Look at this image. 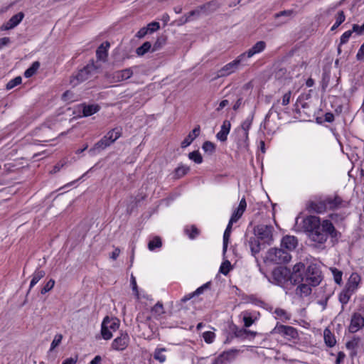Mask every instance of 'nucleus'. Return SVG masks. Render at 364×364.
<instances>
[{"label":"nucleus","instance_id":"obj_12","mask_svg":"<svg viewBox=\"0 0 364 364\" xmlns=\"http://www.w3.org/2000/svg\"><path fill=\"white\" fill-rule=\"evenodd\" d=\"M364 326V318L360 314L355 313L352 316L348 330L350 333H355Z\"/></svg>","mask_w":364,"mask_h":364},{"label":"nucleus","instance_id":"obj_9","mask_svg":"<svg viewBox=\"0 0 364 364\" xmlns=\"http://www.w3.org/2000/svg\"><path fill=\"white\" fill-rule=\"evenodd\" d=\"M90 67H85L73 75L70 78V84L73 86H77L80 83L88 80L90 75Z\"/></svg>","mask_w":364,"mask_h":364},{"label":"nucleus","instance_id":"obj_59","mask_svg":"<svg viewBox=\"0 0 364 364\" xmlns=\"http://www.w3.org/2000/svg\"><path fill=\"white\" fill-rule=\"evenodd\" d=\"M291 91H289L287 92V93H285L282 97V105H287L289 102H290V98H291Z\"/></svg>","mask_w":364,"mask_h":364},{"label":"nucleus","instance_id":"obj_16","mask_svg":"<svg viewBox=\"0 0 364 364\" xmlns=\"http://www.w3.org/2000/svg\"><path fill=\"white\" fill-rule=\"evenodd\" d=\"M327 209L326 200L321 201H311L307 205V210L311 213H322Z\"/></svg>","mask_w":364,"mask_h":364},{"label":"nucleus","instance_id":"obj_44","mask_svg":"<svg viewBox=\"0 0 364 364\" xmlns=\"http://www.w3.org/2000/svg\"><path fill=\"white\" fill-rule=\"evenodd\" d=\"M22 82V78L20 76L16 77L15 78L11 80L6 85V89L11 90L14 87L20 85Z\"/></svg>","mask_w":364,"mask_h":364},{"label":"nucleus","instance_id":"obj_4","mask_svg":"<svg viewBox=\"0 0 364 364\" xmlns=\"http://www.w3.org/2000/svg\"><path fill=\"white\" fill-rule=\"evenodd\" d=\"M267 258L276 264H282L289 262L291 256L283 248H271L267 252Z\"/></svg>","mask_w":364,"mask_h":364},{"label":"nucleus","instance_id":"obj_36","mask_svg":"<svg viewBox=\"0 0 364 364\" xmlns=\"http://www.w3.org/2000/svg\"><path fill=\"white\" fill-rule=\"evenodd\" d=\"M150 50H151V44L150 42L146 41L140 47L136 48V53L138 55L141 56Z\"/></svg>","mask_w":364,"mask_h":364},{"label":"nucleus","instance_id":"obj_13","mask_svg":"<svg viewBox=\"0 0 364 364\" xmlns=\"http://www.w3.org/2000/svg\"><path fill=\"white\" fill-rule=\"evenodd\" d=\"M129 336L126 333H122L119 336L117 337L112 343V347L116 350H123L128 346Z\"/></svg>","mask_w":364,"mask_h":364},{"label":"nucleus","instance_id":"obj_21","mask_svg":"<svg viewBox=\"0 0 364 364\" xmlns=\"http://www.w3.org/2000/svg\"><path fill=\"white\" fill-rule=\"evenodd\" d=\"M231 124L228 120H225L221 126L220 131L216 134V138L220 141H225L230 132Z\"/></svg>","mask_w":364,"mask_h":364},{"label":"nucleus","instance_id":"obj_45","mask_svg":"<svg viewBox=\"0 0 364 364\" xmlns=\"http://www.w3.org/2000/svg\"><path fill=\"white\" fill-rule=\"evenodd\" d=\"M245 210H241L240 208H237V210L234 211L232 213L231 218H230V223H236L242 215Z\"/></svg>","mask_w":364,"mask_h":364},{"label":"nucleus","instance_id":"obj_40","mask_svg":"<svg viewBox=\"0 0 364 364\" xmlns=\"http://www.w3.org/2000/svg\"><path fill=\"white\" fill-rule=\"evenodd\" d=\"M185 231L191 239H194L199 235V230L194 225L186 228Z\"/></svg>","mask_w":364,"mask_h":364},{"label":"nucleus","instance_id":"obj_50","mask_svg":"<svg viewBox=\"0 0 364 364\" xmlns=\"http://www.w3.org/2000/svg\"><path fill=\"white\" fill-rule=\"evenodd\" d=\"M63 339V336L61 334H57L55 336L54 339L53 340L50 350H54L59 344L61 343Z\"/></svg>","mask_w":364,"mask_h":364},{"label":"nucleus","instance_id":"obj_1","mask_svg":"<svg viewBox=\"0 0 364 364\" xmlns=\"http://www.w3.org/2000/svg\"><path fill=\"white\" fill-rule=\"evenodd\" d=\"M303 228L309 232L310 240L318 245H323L331 236H336V230L328 220L321 221L318 217L310 215L303 220Z\"/></svg>","mask_w":364,"mask_h":364},{"label":"nucleus","instance_id":"obj_7","mask_svg":"<svg viewBox=\"0 0 364 364\" xmlns=\"http://www.w3.org/2000/svg\"><path fill=\"white\" fill-rule=\"evenodd\" d=\"M133 75V70L132 68H126L121 70L115 71L112 73H107V78L110 82H119L125 80L129 79Z\"/></svg>","mask_w":364,"mask_h":364},{"label":"nucleus","instance_id":"obj_8","mask_svg":"<svg viewBox=\"0 0 364 364\" xmlns=\"http://www.w3.org/2000/svg\"><path fill=\"white\" fill-rule=\"evenodd\" d=\"M306 281L311 286H316L321 282V271L315 265L309 266L306 271Z\"/></svg>","mask_w":364,"mask_h":364},{"label":"nucleus","instance_id":"obj_34","mask_svg":"<svg viewBox=\"0 0 364 364\" xmlns=\"http://www.w3.org/2000/svg\"><path fill=\"white\" fill-rule=\"evenodd\" d=\"M46 273L43 270H36L33 274L32 279L30 283V289L33 287L41 279L45 276Z\"/></svg>","mask_w":364,"mask_h":364},{"label":"nucleus","instance_id":"obj_48","mask_svg":"<svg viewBox=\"0 0 364 364\" xmlns=\"http://www.w3.org/2000/svg\"><path fill=\"white\" fill-rule=\"evenodd\" d=\"M215 337V334L212 331H205L203 333V338L207 343H212Z\"/></svg>","mask_w":364,"mask_h":364},{"label":"nucleus","instance_id":"obj_46","mask_svg":"<svg viewBox=\"0 0 364 364\" xmlns=\"http://www.w3.org/2000/svg\"><path fill=\"white\" fill-rule=\"evenodd\" d=\"M255 318H253L249 313H247V312L244 313L243 321H244L245 327H246V328L250 327V326L252 325V323L255 322Z\"/></svg>","mask_w":364,"mask_h":364},{"label":"nucleus","instance_id":"obj_55","mask_svg":"<svg viewBox=\"0 0 364 364\" xmlns=\"http://www.w3.org/2000/svg\"><path fill=\"white\" fill-rule=\"evenodd\" d=\"M230 232H227L225 230L224 235H223V252L225 253L227 251L230 237Z\"/></svg>","mask_w":364,"mask_h":364},{"label":"nucleus","instance_id":"obj_60","mask_svg":"<svg viewBox=\"0 0 364 364\" xmlns=\"http://www.w3.org/2000/svg\"><path fill=\"white\" fill-rule=\"evenodd\" d=\"M356 58L358 60H362L364 58V43L361 45L360 48H359L356 55Z\"/></svg>","mask_w":364,"mask_h":364},{"label":"nucleus","instance_id":"obj_3","mask_svg":"<svg viewBox=\"0 0 364 364\" xmlns=\"http://www.w3.org/2000/svg\"><path fill=\"white\" fill-rule=\"evenodd\" d=\"M120 321L117 318L106 316L101 325V334L104 339L109 340L112 337V333L119 327Z\"/></svg>","mask_w":364,"mask_h":364},{"label":"nucleus","instance_id":"obj_35","mask_svg":"<svg viewBox=\"0 0 364 364\" xmlns=\"http://www.w3.org/2000/svg\"><path fill=\"white\" fill-rule=\"evenodd\" d=\"M40 68V63L38 61H35L32 63L31 67H29L25 72H24V76L27 78L31 77L33 76L36 71Z\"/></svg>","mask_w":364,"mask_h":364},{"label":"nucleus","instance_id":"obj_58","mask_svg":"<svg viewBox=\"0 0 364 364\" xmlns=\"http://www.w3.org/2000/svg\"><path fill=\"white\" fill-rule=\"evenodd\" d=\"M147 33H149L146 27L141 28L136 34V37L138 38H144Z\"/></svg>","mask_w":364,"mask_h":364},{"label":"nucleus","instance_id":"obj_62","mask_svg":"<svg viewBox=\"0 0 364 364\" xmlns=\"http://www.w3.org/2000/svg\"><path fill=\"white\" fill-rule=\"evenodd\" d=\"M345 357H346V355L343 352H342V351L338 352V353L337 355L336 360V364H341L343 361Z\"/></svg>","mask_w":364,"mask_h":364},{"label":"nucleus","instance_id":"obj_22","mask_svg":"<svg viewBox=\"0 0 364 364\" xmlns=\"http://www.w3.org/2000/svg\"><path fill=\"white\" fill-rule=\"evenodd\" d=\"M200 133V127L198 126L193 129V131L189 133V134L181 142V147L186 148L189 146L193 141L199 135Z\"/></svg>","mask_w":364,"mask_h":364},{"label":"nucleus","instance_id":"obj_5","mask_svg":"<svg viewBox=\"0 0 364 364\" xmlns=\"http://www.w3.org/2000/svg\"><path fill=\"white\" fill-rule=\"evenodd\" d=\"M272 275V283L277 285L284 286L289 281L291 282L290 270L287 267H279L274 269Z\"/></svg>","mask_w":364,"mask_h":364},{"label":"nucleus","instance_id":"obj_15","mask_svg":"<svg viewBox=\"0 0 364 364\" xmlns=\"http://www.w3.org/2000/svg\"><path fill=\"white\" fill-rule=\"evenodd\" d=\"M24 14L23 12H19L14 15L7 22L4 23L1 26V30L7 31L15 28L23 20Z\"/></svg>","mask_w":364,"mask_h":364},{"label":"nucleus","instance_id":"obj_61","mask_svg":"<svg viewBox=\"0 0 364 364\" xmlns=\"http://www.w3.org/2000/svg\"><path fill=\"white\" fill-rule=\"evenodd\" d=\"M73 93L70 92V91H66L65 92L63 93V99L65 100V101H73L74 99L73 97Z\"/></svg>","mask_w":364,"mask_h":364},{"label":"nucleus","instance_id":"obj_32","mask_svg":"<svg viewBox=\"0 0 364 364\" xmlns=\"http://www.w3.org/2000/svg\"><path fill=\"white\" fill-rule=\"evenodd\" d=\"M166 351L165 348H156L154 353V358L159 363H163L166 361V357L164 355V352Z\"/></svg>","mask_w":364,"mask_h":364},{"label":"nucleus","instance_id":"obj_24","mask_svg":"<svg viewBox=\"0 0 364 364\" xmlns=\"http://www.w3.org/2000/svg\"><path fill=\"white\" fill-rule=\"evenodd\" d=\"M81 107L83 117L91 116L100 110V107L97 105H82Z\"/></svg>","mask_w":364,"mask_h":364},{"label":"nucleus","instance_id":"obj_43","mask_svg":"<svg viewBox=\"0 0 364 364\" xmlns=\"http://www.w3.org/2000/svg\"><path fill=\"white\" fill-rule=\"evenodd\" d=\"M152 313L157 316H159L164 314V309L162 304L158 302L151 309Z\"/></svg>","mask_w":364,"mask_h":364},{"label":"nucleus","instance_id":"obj_23","mask_svg":"<svg viewBox=\"0 0 364 364\" xmlns=\"http://www.w3.org/2000/svg\"><path fill=\"white\" fill-rule=\"evenodd\" d=\"M110 44L109 42L106 41L102 43L97 48L96 51V55L97 59L101 60H105L107 57V50L109 48Z\"/></svg>","mask_w":364,"mask_h":364},{"label":"nucleus","instance_id":"obj_10","mask_svg":"<svg viewBox=\"0 0 364 364\" xmlns=\"http://www.w3.org/2000/svg\"><path fill=\"white\" fill-rule=\"evenodd\" d=\"M304 269L305 266L301 262H299L294 266L292 272H290L291 284H295L303 281Z\"/></svg>","mask_w":364,"mask_h":364},{"label":"nucleus","instance_id":"obj_26","mask_svg":"<svg viewBox=\"0 0 364 364\" xmlns=\"http://www.w3.org/2000/svg\"><path fill=\"white\" fill-rule=\"evenodd\" d=\"M323 338L325 343L329 346L333 347L335 346L336 343V340L335 338L334 335L331 333V331L328 328H326L323 331Z\"/></svg>","mask_w":364,"mask_h":364},{"label":"nucleus","instance_id":"obj_11","mask_svg":"<svg viewBox=\"0 0 364 364\" xmlns=\"http://www.w3.org/2000/svg\"><path fill=\"white\" fill-rule=\"evenodd\" d=\"M325 200L327 204V208L329 210H336L348 206V203L338 195L328 196Z\"/></svg>","mask_w":364,"mask_h":364},{"label":"nucleus","instance_id":"obj_30","mask_svg":"<svg viewBox=\"0 0 364 364\" xmlns=\"http://www.w3.org/2000/svg\"><path fill=\"white\" fill-rule=\"evenodd\" d=\"M250 247L252 255H255L260 251V243L256 237H251L249 241Z\"/></svg>","mask_w":364,"mask_h":364},{"label":"nucleus","instance_id":"obj_29","mask_svg":"<svg viewBox=\"0 0 364 364\" xmlns=\"http://www.w3.org/2000/svg\"><path fill=\"white\" fill-rule=\"evenodd\" d=\"M121 136H122V129L119 127H116V128L110 130L106 134V136L109 139V141H111L112 143H114Z\"/></svg>","mask_w":364,"mask_h":364},{"label":"nucleus","instance_id":"obj_31","mask_svg":"<svg viewBox=\"0 0 364 364\" xmlns=\"http://www.w3.org/2000/svg\"><path fill=\"white\" fill-rule=\"evenodd\" d=\"M161 246V239L158 236H155L154 237H153V239L149 240L148 243V249L150 251H154L155 249L160 248Z\"/></svg>","mask_w":364,"mask_h":364},{"label":"nucleus","instance_id":"obj_56","mask_svg":"<svg viewBox=\"0 0 364 364\" xmlns=\"http://www.w3.org/2000/svg\"><path fill=\"white\" fill-rule=\"evenodd\" d=\"M346 19V16L344 15V12L343 11H340L336 19V26H340Z\"/></svg>","mask_w":364,"mask_h":364},{"label":"nucleus","instance_id":"obj_41","mask_svg":"<svg viewBox=\"0 0 364 364\" xmlns=\"http://www.w3.org/2000/svg\"><path fill=\"white\" fill-rule=\"evenodd\" d=\"M331 270L333 275L335 282L338 284H341L342 282V272L337 269L336 268H331Z\"/></svg>","mask_w":364,"mask_h":364},{"label":"nucleus","instance_id":"obj_64","mask_svg":"<svg viewBox=\"0 0 364 364\" xmlns=\"http://www.w3.org/2000/svg\"><path fill=\"white\" fill-rule=\"evenodd\" d=\"M77 358H69L65 359L62 364H75L77 363Z\"/></svg>","mask_w":364,"mask_h":364},{"label":"nucleus","instance_id":"obj_25","mask_svg":"<svg viewBox=\"0 0 364 364\" xmlns=\"http://www.w3.org/2000/svg\"><path fill=\"white\" fill-rule=\"evenodd\" d=\"M252 122V118L248 117L241 124L240 130L242 132V136L245 141L248 140V132L251 127Z\"/></svg>","mask_w":364,"mask_h":364},{"label":"nucleus","instance_id":"obj_53","mask_svg":"<svg viewBox=\"0 0 364 364\" xmlns=\"http://www.w3.org/2000/svg\"><path fill=\"white\" fill-rule=\"evenodd\" d=\"M200 10H194L189 12L186 16L183 21L184 23L193 20V16H196L197 17L200 16Z\"/></svg>","mask_w":364,"mask_h":364},{"label":"nucleus","instance_id":"obj_28","mask_svg":"<svg viewBox=\"0 0 364 364\" xmlns=\"http://www.w3.org/2000/svg\"><path fill=\"white\" fill-rule=\"evenodd\" d=\"M311 293V287L309 284H301L296 288V294L301 297L307 296Z\"/></svg>","mask_w":364,"mask_h":364},{"label":"nucleus","instance_id":"obj_33","mask_svg":"<svg viewBox=\"0 0 364 364\" xmlns=\"http://www.w3.org/2000/svg\"><path fill=\"white\" fill-rule=\"evenodd\" d=\"M276 318L282 320V321H287L291 318V315L287 313L284 309H276L274 311Z\"/></svg>","mask_w":364,"mask_h":364},{"label":"nucleus","instance_id":"obj_52","mask_svg":"<svg viewBox=\"0 0 364 364\" xmlns=\"http://www.w3.org/2000/svg\"><path fill=\"white\" fill-rule=\"evenodd\" d=\"M146 28L149 33H152L160 28V25L158 22L153 21L147 25Z\"/></svg>","mask_w":364,"mask_h":364},{"label":"nucleus","instance_id":"obj_37","mask_svg":"<svg viewBox=\"0 0 364 364\" xmlns=\"http://www.w3.org/2000/svg\"><path fill=\"white\" fill-rule=\"evenodd\" d=\"M205 287V286H202L199 288H198L194 292H192V293H190L186 296H184L181 300H180V303L182 304V303H185L187 301L190 300L191 299H192L194 296L196 295H199L200 294L204 288Z\"/></svg>","mask_w":364,"mask_h":364},{"label":"nucleus","instance_id":"obj_54","mask_svg":"<svg viewBox=\"0 0 364 364\" xmlns=\"http://www.w3.org/2000/svg\"><path fill=\"white\" fill-rule=\"evenodd\" d=\"M230 232H227L225 230L224 235H223V252L225 253L227 251L230 237Z\"/></svg>","mask_w":364,"mask_h":364},{"label":"nucleus","instance_id":"obj_6","mask_svg":"<svg viewBox=\"0 0 364 364\" xmlns=\"http://www.w3.org/2000/svg\"><path fill=\"white\" fill-rule=\"evenodd\" d=\"M272 231L273 227L272 225L264 224L258 225L254 229L255 235L257 238L267 243L272 240Z\"/></svg>","mask_w":364,"mask_h":364},{"label":"nucleus","instance_id":"obj_19","mask_svg":"<svg viewBox=\"0 0 364 364\" xmlns=\"http://www.w3.org/2000/svg\"><path fill=\"white\" fill-rule=\"evenodd\" d=\"M360 282V277L357 273H352L346 284L345 289H348V292L354 293L358 287Z\"/></svg>","mask_w":364,"mask_h":364},{"label":"nucleus","instance_id":"obj_51","mask_svg":"<svg viewBox=\"0 0 364 364\" xmlns=\"http://www.w3.org/2000/svg\"><path fill=\"white\" fill-rule=\"evenodd\" d=\"M230 262L228 260L223 262L220 267V272L222 274L227 275L228 274V272H230Z\"/></svg>","mask_w":364,"mask_h":364},{"label":"nucleus","instance_id":"obj_49","mask_svg":"<svg viewBox=\"0 0 364 364\" xmlns=\"http://www.w3.org/2000/svg\"><path fill=\"white\" fill-rule=\"evenodd\" d=\"M55 285V281L52 279H50L46 284L45 286L41 289V293L42 294H45L50 290H51Z\"/></svg>","mask_w":364,"mask_h":364},{"label":"nucleus","instance_id":"obj_42","mask_svg":"<svg viewBox=\"0 0 364 364\" xmlns=\"http://www.w3.org/2000/svg\"><path fill=\"white\" fill-rule=\"evenodd\" d=\"M353 294V292H348V289L344 288V289L340 294L341 302L343 304L348 303Z\"/></svg>","mask_w":364,"mask_h":364},{"label":"nucleus","instance_id":"obj_38","mask_svg":"<svg viewBox=\"0 0 364 364\" xmlns=\"http://www.w3.org/2000/svg\"><path fill=\"white\" fill-rule=\"evenodd\" d=\"M188 158L198 164H200L203 162L202 156L198 151H194L189 153Z\"/></svg>","mask_w":364,"mask_h":364},{"label":"nucleus","instance_id":"obj_47","mask_svg":"<svg viewBox=\"0 0 364 364\" xmlns=\"http://www.w3.org/2000/svg\"><path fill=\"white\" fill-rule=\"evenodd\" d=\"M189 171V167L186 166H180L176 169V176L181 178L186 175Z\"/></svg>","mask_w":364,"mask_h":364},{"label":"nucleus","instance_id":"obj_27","mask_svg":"<svg viewBox=\"0 0 364 364\" xmlns=\"http://www.w3.org/2000/svg\"><path fill=\"white\" fill-rule=\"evenodd\" d=\"M360 339L359 338H354L351 341L346 343V346L347 349L350 350V356H354L357 353V348L359 344Z\"/></svg>","mask_w":364,"mask_h":364},{"label":"nucleus","instance_id":"obj_63","mask_svg":"<svg viewBox=\"0 0 364 364\" xmlns=\"http://www.w3.org/2000/svg\"><path fill=\"white\" fill-rule=\"evenodd\" d=\"M131 284H132V289L134 291L136 296L137 297H139V292H138V289H137V285H136V279H135V278L134 277H132Z\"/></svg>","mask_w":364,"mask_h":364},{"label":"nucleus","instance_id":"obj_14","mask_svg":"<svg viewBox=\"0 0 364 364\" xmlns=\"http://www.w3.org/2000/svg\"><path fill=\"white\" fill-rule=\"evenodd\" d=\"M274 331L283 336L289 338H295L297 336V331L292 326H277Z\"/></svg>","mask_w":364,"mask_h":364},{"label":"nucleus","instance_id":"obj_39","mask_svg":"<svg viewBox=\"0 0 364 364\" xmlns=\"http://www.w3.org/2000/svg\"><path fill=\"white\" fill-rule=\"evenodd\" d=\"M202 149L205 152L212 154L215 151V146L211 141H206L203 143Z\"/></svg>","mask_w":364,"mask_h":364},{"label":"nucleus","instance_id":"obj_17","mask_svg":"<svg viewBox=\"0 0 364 364\" xmlns=\"http://www.w3.org/2000/svg\"><path fill=\"white\" fill-rule=\"evenodd\" d=\"M297 239L294 236L286 235L281 241V247L288 252L294 250L297 246Z\"/></svg>","mask_w":364,"mask_h":364},{"label":"nucleus","instance_id":"obj_57","mask_svg":"<svg viewBox=\"0 0 364 364\" xmlns=\"http://www.w3.org/2000/svg\"><path fill=\"white\" fill-rule=\"evenodd\" d=\"M352 33V31H346L341 37V44L346 43L351 36Z\"/></svg>","mask_w":364,"mask_h":364},{"label":"nucleus","instance_id":"obj_18","mask_svg":"<svg viewBox=\"0 0 364 364\" xmlns=\"http://www.w3.org/2000/svg\"><path fill=\"white\" fill-rule=\"evenodd\" d=\"M266 47V43L264 41H258L251 48H250L247 52L242 53L241 55H244V61L247 58H250L252 57L254 55L259 53L262 52Z\"/></svg>","mask_w":364,"mask_h":364},{"label":"nucleus","instance_id":"obj_2","mask_svg":"<svg viewBox=\"0 0 364 364\" xmlns=\"http://www.w3.org/2000/svg\"><path fill=\"white\" fill-rule=\"evenodd\" d=\"M244 55H238L234 60L228 63L216 72L213 80L228 76L236 72L244 62Z\"/></svg>","mask_w":364,"mask_h":364},{"label":"nucleus","instance_id":"obj_20","mask_svg":"<svg viewBox=\"0 0 364 364\" xmlns=\"http://www.w3.org/2000/svg\"><path fill=\"white\" fill-rule=\"evenodd\" d=\"M112 144V143L109 141V139L105 135L99 141H97L94 146L89 150V151L92 154H95L97 152L104 150Z\"/></svg>","mask_w":364,"mask_h":364}]
</instances>
